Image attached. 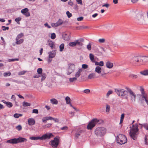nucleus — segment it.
I'll return each instance as SVG.
<instances>
[{
    "label": "nucleus",
    "instance_id": "f257e3e1",
    "mask_svg": "<svg viewBox=\"0 0 148 148\" xmlns=\"http://www.w3.org/2000/svg\"><path fill=\"white\" fill-rule=\"evenodd\" d=\"M130 63L140 65L148 64V56H134L131 60Z\"/></svg>",
    "mask_w": 148,
    "mask_h": 148
},
{
    "label": "nucleus",
    "instance_id": "f03ea898",
    "mask_svg": "<svg viewBox=\"0 0 148 148\" xmlns=\"http://www.w3.org/2000/svg\"><path fill=\"white\" fill-rule=\"evenodd\" d=\"M138 125L137 124L133 125L130 129V135L134 140L136 139L137 135L138 134Z\"/></svg>",
    "mask_w": 148,
    "mask_h": 148
},
{
    "label": "nucleus",
    "instance_id": "7ed1b4c3",
    "mask_svg": "<svg viewBox=\"0 0 148 148\" xmlns=\"http://www.w3.org/2000/svg\"><path fill=\"white\" fill-rule=\"evenodd\" d=\"M106 131V129L104 127H100L97 128L94 132L97 136L101 137L105 134Z\"/></svg>",
    "mask_w": 148,
    "mask_h": 148
},
{
    "label": "nucleus",
    "instance_id": "20e7f679",
    "mask_svg": "<svg viewBox=\"0 0 148 148\" xmlns=\"http://www.w3.org/2000/svg\"><path fill=\"white\" fill-rule=\"evenodd\" d=\"M26 141H27V140L25 138L20 137L17 138H14L7 140L6 142L12 144H15L18 143Z\"/></svg>",
    "mask_w": 148,
    "mask_h": 148
},
{
    "label": "nucleus",
    "instance_id": "39448f33",
    "mask_svg": "<svg viewBox=\"0 0 148 148\" xmlns=\"http://www.w3.org/2000/svg\"><path fill=\"white\" fill-rule=\"evenodd\" d=\"M127 141L126 137L123 135L119 134L117 136V141L121 145L126 143Z\"/></svg>",
    "mask_w": 148,
    "mask_h": 148
},
{
    "label": "nucleus",
    "instance_id": "423d86ee",
    "mask_svg": "<svg viewBox=\"0 0 148 148\" xmlns=\"http://www.w3.org/2000/svg\"><path fill=\"white\" fill-rule=\"evenodd\" d=\"M145 13H143L142 11L139 12L137 15L136 18V21L137 22L140 24H142L145 21L143 19V16Z\"/></svg>",
    "mask_w": 148,
    "mask_h": 148
},
{
    "label": "nucleus",
    "instance_id": "0eeeda50",
    "mask_svg": "<svg viewBox=\"0 0 148 148\" xmlns=\"http://www.w3.org/2000/svg\"><path fill=\"white\" fill-rule=\"evenodd\" d=\"M99 122V120L95 119H92L88 125L87 128L88 130H91Z\"/></svg>",
    "mask_w": 148,
    "mask_h": 148
},
{
    "label": "nucleus",
    "instance_id": "6e6552de",
    "mask_svg": "<svg viewBox=\"0 0 148 148\" xmlns=\"http://www.w3.org/2000/svg\"><path fill=\"white\" fill-rule=\"evenodd\" d=\"M126 89L128 92L129 93V96L131 101L132 102H135L136 97L135 93L130 88H127Z\"/></svg>",
    "mask_w": 148,
    "mask_h": 148
},
{
    "label": "nucleus",
    "instance_id": "1a4fd4ad",
    "mask_svg": "<svg viewBox=\"0 0 148 148\" xmlns=\"http://www.w3.org/2000/svg\"><path fill=\"white\" fill-rule=\"evenodd\" d=\"M96 66L95 69V72L99 74H101V76H103L104 75H106V73H105L104 70L101 66L103 65H99Z\"/></svg>",
    "mask_w": 148,
    "mask_h": 148
},
{
    "label": "nucleus",
    "instance_id": "9d476101",
    "mask_svg": "<svg viewBox=\"0 0 148 148\" xmlns=\"http://www.w3.org/2000/svg\"><path fill=\"white\" fill-rule=\"evenodd\" d=\"M140 91L141 92V96L143 99H144L147 104L148 105V98L147 95L144 91V88L142 87H140Z\"/></svg>",
    "mask_w": 148,
    "mask_h": 148
},
{
    "label": "nucleus",
    "instance_id": "9b49d317",
    "mask_svg": "<svg viewBox=\"0 0 148 148\" xmlns=\"http://www.w3.org/2000/svg\"><path fill=\"white\" fill-rule=\"evenodd\" d=\"M59 140L56 138H55L54 140L51 141V145L53 148H57Z\"/></svg>",
    "mask_w": 148,
    "mask_h": 148
},
{
    "label": "nucleus",
    "instance_id": "f8f14e48",
    "mask_svg": "<svg viewBox=\"0 0 148 148\" xmlns=\"http://www.w3.org/2000/svg\"><path fill=\"white\" fill-rule=\"evenodd\" d=\"M115 91L119 96H124L125 95V90L121 88L115 89Z\"/></svg>",
    "mask_w": 148,
    "mask_h": 148
},
{
    "label": "nucleus",
    "instance_id": "ddd939ff",
    "mask_svg": "<svg viewBox=\"0 0 148 148\" xmlns=\"http://www.w3.org/2000/svg\"><path fill=\"white\" fill-rule=\"evenodd\" d=\"M27 8H25L21 10V13L25 16L28 17L30 16V14Z\"/></svg>",
    "mask_w": 148,
    "mask_h": 148
},
{
    "label": "nucleus",
    "instance_id": "4468645a",
    "mask_svg": "<svg viewBox=\"0 0 148 148\" xmlns=\"http://www.w3.org/2000/svg\"><path fill=\"white\" fill-rule=\"evenodd\" d=\"M53 135L51 133H48L43 135L41 137V140H45L46 139H49Z\"/></svg>",
    "mask_w": 148,
    "mask_h": 148
},
{
    "label": "nucleus",
    "instance_id": "2eb2a0df",
    "mask_svg": "<svg viewBox=\"0 0 148 148\" xmlns=\"http://www.w3.org/2000/svg\"><path fill=\"white\" fill-rule=\"evenodd\" d=\"M84 41V40L83 38H81L75 40L76 45H77L82 46L83 45L82 42H83Z\"/></svg>",
    "mask_w": 148,
    "mask_h": 148
},
{
    "label": "nucleus",
    "instance_id": "dca6fc26",
    "mask_svg": "<svg viewBox=\"0 0 148 148\" xmlns=\"http://www.w3.org/2000/svg\"><path fill=\"white\" fill-rule=\"evenodd\" d=\"M88 78L89 79L97 78L98 77L97 76L96 74L95 73H92L90 74L88 76Z\"/></svg>",
    "mask_w": 148,
    "mask_h": 148
},
{
    "label": "nucleus",
    "instance_id": "f3484780",
    "mask_svg": "<svg viewBox=\"0 0 148 148\" xmlns=\"http://www.w3.org/2000/svg\"><path fill=\"white\" fill-rule=\"evenodd\" d=\"M28 122L29 125H33L35 124V121L33 118H29L28 120Z\"/></svg>",
    "mask_w": 148,
    "mask_h": 148
},
{
    "label": "nucleus",
    "instance_id": "a211bd4d",
    "mask_svg": "<svg viewBox=\"0 0 148 148\" xmlns=\"http://www.w3.org/2000/svg\"><path fill=\"white\" fill-rule=\"evenodd\" d=\"M71 99L69 97L67 96L65 97V101L66 104L67 105H69L71 107H72V106L71 102Z\"/></svg>",
    "mask_w": 148,
    "mask_h": 148
},
{
    "label": "nucleus",
    "instance_id": "6ab92c4d",
    "mask_svg": "<svg viewBox=\"0 0 148 148\" xmlns=\"http://www.w3.org/2000/svg\"><path fill=\"white\" fill-rule=\"evenodd\" d=\"M82 71V69H79L75 74V76L77 78L79 77L81 75V73Z\"/></svg>",
    "mask_w": 148,
    "mask_h": 148
},
{
    "label": "nucleus",
    "instance_id": "aec40b11",
    "mask_svg": "<svg viewBox=\"0 0 148 148\" xmlns=\"http://www.w3.org/2000/svg\"><path fill=\"white\" fill-rule=\"evenodd\" d=\"M53 117L51 116H48L44 117L42 119V122L43 123H45L46 121L48 120H51Z\"/></svg>",
    "mask_w": 148,
    "mask_h": 148
},
{
    "label": "nucleus",
    "instance_id": "412c9836",
    "mask_svg": "<svg viewBox=\"0 0 148 148\" xmlns=\"http://www.w3.org/2000/svg\"><path fill=\"white\" fill-rule=\"evenodd\" d=\"M89 57L90 60L92 62H96L95 59L94 58V56L93 54L90 53L89 54Z\"/></svg>",
    "mask_w": 148,
    "mask_h": 148
},
{
    "label": "nucleus",
    "instance_id": "4be33fe9",
    "mask_svg": "<svg viewBox=\"0 0 148 148\" xmlns=\"http://www.w3.org/2000/svg\"><path fill=\"white\" fill-rule=\"evenodd\" d=\"M56 55V52L55 51H53L51 52L49 54V56L50 58H52L54 57Z\"/></svg>",
    "mask_w": 148,
    "mask_h": 148
},
{
    "label": "nucleus",
    "instance_id": "5701e85b",
    "mask_svg": "<svg viewBox=\"0 0 148 148\" xmlns=\"http://www.w3.org/2000/svg\"><path fill=\"white\" fill-rule=\"evenodd\" d=\"M140 73L144 75H148V70L146 69L140 72Z\"/></svg>",
    "mask_w": 148,
    "mask_h": 148
},
{
    "label": "nucleus",
    "instance_id": "b1692460",
    "mask_svg": "<svg viewBox=\"0 0 148 148\" xmlns=\"http://www.w3.org/2000/svg\"><path fill=\"white\" fill-rule=\"evenodd\" d=\"M49 45L52 48H53L54 46V42L51 40H49L48 41Z\"/></svg>",
    "mask_w": 148,
    "mask_h": 148
},
{
    "label": "nucleus",
    "instance_id": "393cba45",
    "mask_svg": "<svg viewBox=\"0 0 148 148\" xmlns=\"http://www.w3.org/2000/svg\"><path fill=\"white\" fill-rule=\"evenodd\" d=\"M51 102L53 104H58L57 100L55 99H52L50 100Z\"/></svg>",
    "mask_w": 148,
    "mask_h": 148
},
{
    "label": "nucleus",
    "instance_id": "a878e982",
    "mask_svg": "<svg viewBox=\"0 0 148 148\" xmlns=\"http://www.w3.org/2000/svg\"><path fill=\"white\" fill-rule=\"evenodd\" d=\"M18 39V40H16V44L18 45H19L22 43L23 41L24 40L23 39Z\"/></svg>",
    "mask_w": 148,
    "mask_h": 148
},
{
    "label": "nucleus",
    "instance_id": "bb28decb",
    "mask_svg": "<svg viewBox=\"0 0 148 148\" xmlns=\"http://www.w3.org/2000/svg\"><path fill=\"white\" fill-rule=\"evenodd\" d=\"M30 139L32 140H37L38 139L41 140V137H32L30 138Z\"/></svg>",
    "mask_w": 148,
    "mask_h": 148
},
{
    "label": "nucleus",
    "instance_id": "cd10ccee",
    "mask_svg": "<svg viewBox=\"0 0 148 148\" xmlns=\"http://www.w3.org/2000/svg\"><path fill=\"white\" fill-rule=\"evenodd\" d=\"M77 78L75 77L70 78L69 79V81L70 82L73 83L76 81L77 80Z\"/></svg>",
    "mask_w": 148,
    "mask_h": 148
},
{
    "label": "nucleus",
    "instance_id": "c85d7f7f",
    "mask_svg": "<svg viewBox=\"0 0 148 148\" xmlns=\"http://www.w3.org/2000/svg\"><path fill=\"white\" fill-rule=\"evenodd\" d=\"M47 77V75L45 73H42L41 75V81L42 82Z\"/></svg>",
    "mask_w": 148,
    "mask_h": 148
},
{
    "label": "nucleus",
    "instance_id": "c756f323",
    "mask_svg": "<svg viewBox=\"0 0 148 148\" xmlns=\"http://www.w3.org/2000/svg\"><path fill=\"white\" fill-rule=\"evenodd\" d=\"M31 105L30 103L26 102H23V106L24 107L29 106Z\"/></svg>",
    "mask_w": 148,
    "mask_h": 148
},
{
    "label": "nucleus",
    "instance_id": "7c9ffc66",
    "mask_svg": "<svg viewBox=\"0 0 148 148\" xmlns=\"http://www.w3.org/2000/svg\"><path fill=\"white\" fill-rule=\"evenodd\" d=\"M69 46L71 47H74L76 46V43L75 41L74 42H71L69 43Z\"/></svg>",
    "mask_w": 148,
    "mask_h": 148
},
{
    "label": "nucleus",
    "instance_id": "2f4dec72",
    "mask_svg": "<svg viewBox=\"0 0 148 148\" xmlns=\"http://www.w3.org/2000/svg\"><path fill=\"white\" fill-rule=\"evenodd\" d=\"M24 35L23 33H21L19 34H18L16 38V40H18V39H19L21 38H22Z\"/></svg>",
    "mask_w": 148,
    "mask_h": 148
},
{
    "label": "nucleus",
    "instance_id": "473e14b6",
    "mask_svg": "<svg viewBox=\"0 0 148 148\" xmlns=\"http://www.w3.org/2000/svg\"><path fill=\"white\" fill-rule=\"evenodd\" d=\"M71 38V36L70 33L69 35H67V34L65 33V40H70Z\"/></svg>",
    "mask_w": 148,
    "mask_h": 148
},
{
    "label": "nucleus",
    "instance_id": "72a5a7b5",
    "mask_svg": "<svg viewBox=\"0 0 148 148\" xmlns=\"http://www.w3.org/2000/svg\"><path fill=\"white\" fill-rule=\"evenodd\" d=\"M60 48V51H62L64 48V44L63 43L62 44L60 45L59 47Z\"/></svg>",
    "mask_w": 148,
    "mask_h": 148
},
{
    "label": "nucleus",
    "instance_id": "f704fd0d",
    "mask_svg": "<svg viewBox=\"0 0 148 148\" xmlns=\"http://www.w3.org/2000/svg\"><path fill=\"white\" fill-rule=\"evenodd\" d=\"M21 20V17H18L16 18L15 19V21L18 24H20V21Z\"/></svg>",
    "mask_w": 148,
    "mask_h": 148
},
{
    "label": "nucleus",
    "instance_id": "c9c22d12",
    "mask_svg": "<svg viewBox=\"0 0 148 148\" xmlns=\"http://www.w3.org/2000/svg\"><path fill=\"white\" fill-rule=\"evenodd\" d=\"M22 116V114H15L14 115V116L15 118H18L20 116Z\"/></svg>",
    "mask_w": 148,
    "mask_h": 148
},
{
    "label": "nucleus",
    "instance_id": "e433bc0d",
    "mask_svg": "<svg viewBox=\"0 0 148 148\" xmlns=\"http://www.w3.org/2000/svg\"><path fill=\"white\" fill-rule=\"evenodd\" d=\"M6 105L8 108H11L13 106L12 103L9 101L8 102V103Z\"/></svg>",
    "mask_w": 148,
    "mask_h": 148
},
{
    "label": "nucleus",
    "instance_id": "4c0bfd02",
    "mask_svg": "<svg viewBox=\"0 0 148 148\" xmlns=\"http://www.w3.org/2000/svg\"><path fill=\"white\" fill-rule=\"evenodd\" d=\"M115 64L114 63L112 62L109 60H107L106 61V65H113Z\"/></svg>",
    "mask_w": 148,
    "mask_h": 148
},
{
    "label": "nucleus",
    "instance_id": "58836bf2",
    "mask_svg": "<svg viewBox=\"0 0 148 148\" xmlns=\"http://www.w3.org/2000/svg\"><path fill=\"white\" fill-rule=\"evenodd\" d=\"M57 24V22L56 23H51V25L52 27H55L59 26V25H58Z\"/></svg>",
    "mask_w": 148,
    "mask_h": 148
},
{
    "label": "nucleus",
    "instance_id": "ea45409f",
    "mask_svg": "<svg viewBox=\"0 0 148 148\" xmlns=\"http://www.w3.org/2000/svg\"><path fill=\"white\" fill-rule=\"evenodd\" d=\"M103 62L102 61H101L99 62L96 61L95 65H103Z\"/></svg>",
    "mask_w": 148,
    "mask_h": 148
},
{
    "label": "nucleus",
    "instance_id": "a19ab883",
    "mask_svg": "<svg viewBox=\"0 0 148 148\" xmlns=\"http://www.w3.org/2000/svg\"><path fill=\"white\" fill-rule=\"evenodd\" d=\"M63 22V21L62 20L59 19L57 22V23H58V25H59V26L62 24Z\"/></svg>",
    "mask_w": 148,
    "mask_h": 148
},
{
    "label": "nucleus",
    "instance_id": "79ce46f5",
    "mask_svg": "<svg viewBox=\"0 0 148 148\" xmlns=\"http://www.w3.org/2000/svg\"><path fill=\"white\" fill-rule=\"evenodd\" d=\"M66 14L69 18H70L72 16V14L70 13L69 11L66 12Z\"/></svg>",
    "mask_w": 148,
    "mask_h": 148
},
{
    "label": "nucleus",
    "instance_id": "37998d69",
    "mask_svg": "<svg viewBox=\"0 0 148 148\" xmlns=\"http://www.w3.org/2000/svg\"><path fill=\"white\" fill-rule=\"evenodd\" d=\"M42 71V68H39L37 69V72L38 74H41Z\"/></svg>",
    "mask_w": 148,
    "mask_h": 148
},
{
    "label": "nucleus",
    "instance_id": "c03bdc74",
    "mask_svg": "<svg viewBox=\"0 0 148 148\" xmlns=\"http://www.w3.org/2000/svg\"><path fill=\"white\" fill-rule=\"evenodd\" d=\"M82 131H80L79 132H76L75 134V136L76 137H78L80 135L81 133H82Z\"/></svg>",
    "mask_w": 148,
    "mask_h": 148
},
{
    "label": "nucleus",
    "instance_id": "a18cd8bd",
    "mask_svg": "<svg viewBox=\"0 0 148 148\" xmlns=\"http://www.w3.org/2000/svg\"><path fill=\"white\" fill-rule=\"evenodd\" d=\"M51 39H54L56 38V35L54 33H52L51 34Z\"/></svg>",
    "mask_w": 148,
    "mask_h": 148
},
{
    "label": "nucleus",
    "instance_id": "49530a36",
    "mask_svg": "<svg viewBox=\"0 0 148 148\" xmlns=\"http://www.w3.org/2000/svg\"><path fill=\"white\" fill-rule=\"evenodd\" d=\"M51 124L48 123L47 125L43 126V127L45 128H47L50 127L51 125Z\"/></svg>",
    "mask_w": 148,
    "mask_h": 148
},
{
    "label": "nucleus",
    "instance_id": "de8ad7c7",
    "mask_svg": "<svg viewBox=\"0 0 148 148\" xmlns=\"http://www.w3.org/2000/svg\"><path fill=\"white\" fill-rule=\"evenodd\" d=\"M87 48L89 50H90L91 49V45L90 43L87 46Z\"/></svg>",
    "mask_w": 148,
    "mask_h": 148
},
{
    "label": "nucleus",
    "instance_id": "09e8293b",
    "mask_svg": "<svg viewBox=\"0 0 148 148\" xmlns=\"http://www.w3.org/2000/svg\"><path fill=\"white\" fill-rule=\"evenodd\" d=\"M73 71V70H71L70 68H69L68 69V72L67 73V74L68 75H70Z\"/></svg>",
    "mask_w": 148,
    "mask_h": 148
},
{
    "label": "nucleus",
    "instance_id": "8fccbe9b",
    "mask_svg": "<svg viewBox=\"0 0 148 148\" xmlns=\"http://www.w3.org/2000/svg\"><path fill=\"white\" fill-rule=\"evenodd\" d=\"M143 126L147 130H148V124L145 123L144 124Z\"/></svg>",
    "mask_w": 148,
    "mask_h": 148
},
{
    "label": "nucleus",
    "instance_id": "3c124183",
    "mask_svg": "<svg viewBox=\"0 0 148 148\" xmlns=\"http://www.w3.org/2000/svg\"><path fill=\"white\" fill-rule=\"evenodd\" d=\"M99 42L101 43H104L105 41V39L104 38L100 39L99 40Z\"/></svg>",
    "mask_w": 148,
    "mask_h": 148
},
{
    "label": "nucleus",
    "instance_id": "603ef678",
    "mask_svg": "<svg viewBox=\"0 0 148 148\" xmlns=\"http://www.w3.org/2000/svg\"><path fill=\"white\" fill-rule=\"evenodd\" d=\"M110 107L109 105H107L106 106V111L107 112H108L110 111Z\"/></svg>",
    "mask_w": 148,
    "mask_h": 148
},
{
    "label": "nucleus",
    "instance_id": "864d4df0",
    "mask_svg": "<svg viewBox=\"0 0 148 148\" xmlns=\"http://www.w3.org/2000/svg\"><path fill=\"white\" fill-rule=\"evenodd\" d=\"M16 128L18 131H20L22 129V127L21 125H18L16 127Z\"/></svg>",
    "mask_w": 148,
    "mask_h": 148
},
{
    "label": "nucleus",
    "instance_id": "5fc2aeb1",
    "mask_svg": "<svg viewBox=\"0 0 148 148\" xmlns=\"http://www.w3.org/2000/svg\"><path fill=\"white\" fill-rule=\"evenodd\" d=\"M26 72L25 71H20L18 73V75H23L25 74V73Z\"/></svg>",
    "mask_w": 148,
    "mask_h": 148
},
{
    "label": "nucleus",
    "instance_id": "6e6d98bb",
    "mask_svg": "<svg viewBox=\"0 0 148 148\" xmlns=\"http://www.w3.org/2000/svg\"><path fill=\"white\" fill-rule=\"evenodd\" d=\"M32 113H33L38 114V110L36 109H34L32 110Z\"/></svg>",
    "mask_w": 148,
    "mask_h": 148
},
{
    "label": "nucleus",
    "instance_id": "4d7b16f0",
    "mask_svg": "<svg viewBox=\"0 0 148 148\" xmlns=\"http://www.w3.org/2000/svg\"><path fill=\"white\" fill-rule=\"evenodd\" d=\"M112 92H113L112 90H109L107 93L106 96L107 97L109 96L110 95L112 94Z\"/></svg>",
    "mask_w": 148,
    "mask_h": 148
},
{
    "label": "nucleus",
    "instance_id": "13d9d810",
    "mask_svg": "<svg viewBox=\"0 0 148 148\" xmlns=\"http://www.w3.org/2000/svg\"><path fill=\"white\" fill-rule=\"evenodd\" d=\"M90 92V90L88 89H85L84 90V92L86 94H88Z\"/></svg>",
    "mask_w": 148,
    "mask_h": 148
},
{
    "label": "nucleus",
    "instance_id": "bf43d9fd",
    "mask_svg": "<svg viewBox=\"0 0 148 148\" xmlns=\"http://www.w3.org/2000/svg\"><path fill=\"white\" fill-rule=\"evenodd\" d=\"M11 74L10 72L9 73H4V75L5 76H10Z\"/></svg>",
    "mask_w": 148,
    "mask_h": 148
},
{
    "label": "nucleus",
    "instance_id": "052dcab7",
    "mask_svg": "<svg viewBox=\"0 0 148 148\" xmlns=\"http://www.w3.org/2000/svg\"><path fill=\"white\" fill-rule=\"evenodd\" d=\"M2 30L3 31L5 30L6 29L8 30L9 28L8 27H5V26H2Z\"/></svg>",
    "mask_w": 148,
    "mask_h": 148
},
{
    "label": "nucleus",
    "instance_id": "680f3d73",
    "mask_svg": "<svg viewBox=\"0 0 148 148\" xmlns=\"http://www.w3.org/2000/svg\"><path fill=\"white\" fill-rule=\"evenodd\" d=\"M83 19V17L81 16L77 18V20L78 21H82Z\"/></svg>",
    "mask_w": 148,
    "mask_h": 148
},
{
    "label": "nucleus",
    "instance_id": "e2e57ef3",
    "mask_svg": "<svg viewBox=\"0 0 148 148\" xmlns=\"http://www.w3.org/2000/svg\"><path fill=\"white\" fill-rule=\"evenodd\" d=\"M18 60V59L17 58H16L15 59H9L8 60V61L9 62H12V61H14L15 60Z\"/></svg>",
    "mask_w": 148,
    "mask_h": 148
},
{
    "label": "nucleus",
    "instance_id": "0e129e2a",
    "mask_svg": "<svg viewBox=\"0 0 148 148\" xmlns=\"http://www.w3.org/2000/svg\"><path fill=\"white\" fill-rule=\"evenodd\" d=\"M87 26H81L79 27V29H86L88 28Z\"/></svg>",
    "mask_w": 148,
    "mask_h": 148
},
{
    "label": "nucleus",
    "instance_id": "69168bd1",
    "mask_svg": "<svg viewBox=\"0 0 148 148\" xmlns=\"http://www.w3.org/2000/svg\"><path fill=\"white\" fill-rule=\"evenodd\" d=\"M131 77L134 79L137 78L138 77V76L134 74H132L131 75Z\"/></svg>",
    "mask_w": 148,
    "mask_h": 148
},
{
    "label": "nucleus",
    "instance_id": "338daca9",
    "mask_svg": "<svg viewBox=\"0 0 148 148\" xmlns=\"http://www.w3.org/2000/svg\"><path fill=\"white\" fill-rule=\"evenodd\" d=\"M76 1L77 2L78 4L81 5H82V0H76Z\"/></svg>",
    "mask_w": 148,
    "mask_h": 148
},
{
    "label": "nucleus",
    "instance_id": "774afa93",
    "mask_svg": "<svg viewBox=\"0 0 148 148\" xmlns=\"http://www.w3.org/2000/svg\"><path fill=\"white\" fill-rule=\"evenodd\" d=\"M110 6V4L108 3L104 4L102 5L103 7H106L107 8H108Z\"/></svg>",
    "mask_w": 148,
    "mask_h": 148
}]
</instances>
